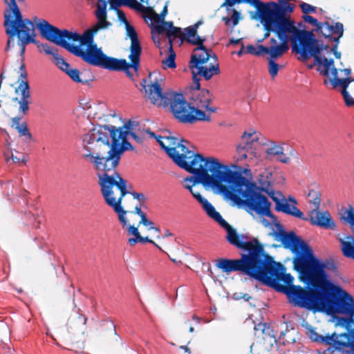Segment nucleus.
Instances as JSON below:
<instances>
[{
    "mask_svg": "<svg viewBox=\"0 0 354 354\" xmlns=\"http://www.w3.org/2000/svg\"><path fill=\"white\" fill-rule=\"evenodd\" d=\"M279 241L293 254V269L305 284L304 288L293 284L294 277L286 273L284 266L276 262L259 240L255 241L241 273L285 294L295 307L317 311L333 308L343 301L347 307L351 306L349 312L354 315V298L335 284L327 271L337 274L338 268L333 259L324 261L316 257L312 248L293 230L288 231Z\"/></svg>",
    "mask_w": 354,
    "mask_h": 354,
    "instance_id": "nucleus-1",
    "label": "nucleus"
},
{
    "mask_svg": "<svg viewBox=\"0 0 354 354\" xmlns=\"http://www.w3.org/2000/svg\"><path fill=\"white\" fill-rule=\"evenodd\" d=\"M241 13L236 11L235 9H233L232 17L230 18L228 17H223V21L225 22V25L229 26L230 23L232 22V27L236 26L239 23V20L240 19Z\"/></svg>",
    "mask_w": 354,
    "mask_h": 354,
    "instance_id": "nucleus-50",
    "label": "nucleus"
},
{
    "mask_svg": "<svg viewBox=\"0 0 354 354\" xmlns=\"http://www.w3.org/2000/svg\"><path fill=\"white\" fill-rule=\"evenodd\" d=\"M13 101L18 102L19 103L18 111L19 114H21L22 116L28 114L30 109V100L18 99V97H15L13 99Z\"/></svg>",
    "mask_w": 354,
    "mask_h": 354,
    "instance_id": "nucleus-45",
    "label": "nucleus"
},
{
    "mask_svg": "<svg viewBox=\"0 0 354 354\" xmlns=\"http://www.w3.org/2000/svg\"><path fill=\"white\" fill-rule=\"evenodd\" d=\"M341 94L343 96L344 102L346 106H352L354 104V99L351 97L347 90H342Z\"/></svg>",
    "mask_w": 354,
    "mask_h": 354,
    "instance_id": "nucleus-61",
    "label": "nucleus"
},
{
    "mask_svg": "<svg viewBox=\"0 0 354 354\" xmlns=\"http://www.w3.org/2000/svg\"><path fill=\"white\" fill-rule=\"evenodd\" d=\"M199 93L197 94L194 100L196 102V106L202 107L203 104H210L212 102V95L208 89L203 88L198 90Z\"/></svg>",
    "mask_w": 354,
    "mask_h": 354,
    "instance_id": "nucleus-32",
    "label": "nucleus"
},
{
    "mask_svg": "<svg viewBox=\"0 0 354 354\" xmlns=\"http://www.w3.org/2000/svg\"><path fill=\"white\" fill-rule=\"evenodd\" d=\"M165 140L166 141V147L173 148L176 151L177 146L179 143V140L174 136H164Z\"/></svg>",
    "mask_w": 354,
    "mask_h": 354,
    "instance_id": "nucleus-60",
    "label": "nucleus"
},
{
    "mask_svg": "<svg viewBox=\"0 0 354 354\" xmlns=\"http://www.w3.org/2000/svg\"><path fill=\"white\" fill-rule=\"evenodd\" d=\"M299 6L304 14L303 15H309V13H315L317 12V7L305 2H301Z\"/></svg>",
    "mask_w": 354,
    "mask_h": 354,
    "instance_id": "nucleus-58",
    "label": "nucleus"
},
{
    "mask_svg": "<svg viewBox=\"0 0 354 354\" xmlns=\"http://www.w3.org/2000/svg\"><path fill=\"white\" fill-rule=\"evenodd\" d=\"M275 203L274 209L278 212H282L285 214H287L290 207L291 204H290L288 201L285 198H279V197L274 200L273 201Z\"/></svg>",
    "mask_w": 354,
    "mask_h": 354,
    "instance_id": "nucleus-38",
    "label": "nucleus"
},
{
    "mask_svg": "<svg viewBox=\"0 0 354 354\" xmlns=\"http://www.w3.org/2000/svg\"><path fill=\"white\" fill-rule=\"evenodd\" d=\"M127 180L122 177H120L118 180H115V184L114 186H115L120 192V196L119 198H121V201H122L123 197L129 193L127 189Z\"/></svg>",
    "mask_w": 354,
    "mask_h": 354,
    "instance_id": "nucleus-48",
    "label": "nucleus"
},
{
    "mask_svg": "<svg viewBox=\"0 0 354 354\" xmlns=\"http://www.w3.org/2000/svg\"><path fill=\"white\" fill-rule=\"evenodd\" d=\"M227 187L233 196L240 200L244 207L250 213L254 212L260 216L270 218L277 230H272V235L276 241H279L283 236L288 234L284 227L279 223L277 217L271 212V203L263 195V189L266 187V180H260L258 186L256 183L248 179L245 175H251L250 169L236 165L234 169L227 166Z\"/></svg>",
    "mask_w": 354,
    "mask_h": 354,
    "instance_id": "nucleus-2",
    "label": "nucleus"
},
{
    "mask_svg": "<svg viewBox=\"0 0 354 354\" xmlns=\"http://www.w3.org/2000/svg\"><path fill=\"white\" fill-rule=\"evenodd\" d=\"M268 31L275 33L280 41L279 45L275 46L272 51L273 54L279 57H281L289 49L288 41L291 42L292 50L295 43L301 46L297 32L298 28H291L286 30L283 27L274 26L270 27Z\"/></svg>",
    "mask_w": 354,
    "mask_h": 354,
    "instance_id": "nucleus-11",
    "label": "nucleus"
},
{
    "mask_svg": "<svg viewBox=\"0 0 354 354\" xmlns=\"http://www.w3.org/2000/svg\"><path fill=\"white\" fill-rule=\"evenodd\" d=\"M265 46L258 45L255 47L253 45H248L246 47V53L256 56H261L266 55Z\"/></svg>",
    "mask_w": 354,
    "mask_h": 354,
    "instance_id": "nucleus-47",
    "label": "nucleus"
},
{
    "mask_svg": "<svg viewBox=\"0 0 354 354\" xmlns=\"http://www.w3.org/2000/svg\"><path fill=\"white\" fill-rule=\"evenodd\" d=\"M333 88L341 87L342 90H347L349 84L354 82V78L351 77H346L345 78H339V80H329Z\"/></svg>",
    "mask_w": 354,
    "mask_h": 354,
    "instance_id": "nucleus-39",
    "label": "nucleus"
},
{
    "mask_svg": "<svg viewBox=\"0 0 354 354\" xmlns=\"http://www.w3.org/2000/svg\"><path fill=\"white\" fill-rule=\"evenodd\" d=\"M34 24L30 28L25 26L24 24L22 26V32H24V37H19V41H18V45L20 46V55L23 56L25 53L26 46L30 43L37 44L35 39V34L34 32L35 26ZM36 28V26H35Z\"/></svg>",
    "mask_w": 354,
    "mask_h": 354,
    "instance_id": "nucleus-22",
    "label": "nucleus"
},
{
    "mask_svg": "<svg viewBox=\"0 0 354 354\" xmlns=\"http://www.w3.org/2000/svg\"><path fill=\"white\" fill-rule=\"evenodd\" d=\"M335 306H338V313L346 315L345 317H340V324L345 327L347 330V333L339 335L340 337H344L347 338L348 342L354 343V315H351L349 310L351 306L344 305L343 301H339Z\"/></svg>",
    "mask_w": 354,
    "mask_h": 354,
    "instance_id": "nucleus-15",
    "label": "nucleus"
},
{
    "mask_svg": "<svg viewBox=\"0 0 354 354\" xmlns=\"http://www.w3.org/2000/svg\"><path fill=\"white\" fill-rule=\"evenodd\" d=\"M22 117L15 116L11 118V127L15 128L20 137H24L26 142L33 140L32 133L30 132L28 124L26 122L20 123Z\"/></svg>",
    "mask_w": 354,
    "mask_h": 354,
    "instance_id": "nucleus-24",
    "label": "nucleus"
},
{
    "mask_svg": "<svg viewBox=\"0 0 354 354\" xmlns=\"http://www.w3.org/2000/svg\"><path fill=\"white\" fill-rule=\"evenodd\" d=\"M173 24L172 21H165V19L153 20V21H151L149 26L151 29L152 34L156 32L158 35H160L164 32L167 34Z\"/></svg>",
    "mask_w": 354,
    "mask_h": 354,
    "instance_id": "nucleus-27",
    "label": "nucleus"
},
{
    "mask_svg": "<svg viewBox=\"0 0 354 354\" xmlns=\"http://www.w3.org/2000/svg\"><path fill=\"white\" fill-rule=\"evenodd\" d=\"M126 64V59L108 56L104 53L100 68L110 71H120Z\"/></svg>",
    "mask_w": 354,
    "mask_h": 354,
    "instance_id": "nucleus-23",
    "label": "nucleus"
},
{
    "mask_svg": "<svg viewBox=\"0 0 354 354\" xmlns=\"http://www.w3.org/2000/svg\"><path fill=\"white\" fill-rule=\"evenodd\" d=\"M247 2L257 8L260 15L259 19L261 17H269L270 7L268 2L263 3L261 0H248Z\"/></svg>",
    "mask_w": 354,
    "mask_h": 354,
    "instance_id": "nucleus-33",
    "label": "nucleus"
},
{
    "mask_svg": "<svg viewBox=\"0 0 354 354\" xmlns=\"http://www.w3.org/2000/svg\"><path fill=\"white\" fill-rule=\"evenodd\" d=\"M297 32L300 45L304 48L310 49L323 42V41L316 37L315 32L298 29Z\"/></svg>",
    "mask_w": 354,
    "mask_h": 354,
    "instance_id": "nucleus-21",
    "label": "nucleus"
},
{
    "mask_svg": "<svg viewBox=\"0 0 354 354\" xmlns=\"http://www.w3.org/2000/svg\"><path fill=\"white\" fill-rule=\"evenodd\" d=\"M196 73L205 80H210L214 75L220 73V68L218 64H212L209 68L207 66H199L195 68Z\"/></svg>",
    "mask_w": 354,
    "mask_h": 354,
    "instance_id": "nucleus-29",
    "label": "nucleus"
},
{
    "mask_svg": "<svg viewBox=\"0 0 354 354\" xmlns=\"http://www.w3.org/2000/svg\"><path fill=\"white\" fill-rule=\"evenodd\" d=\"M313 65H317V72L324 76L328 77L330 75L329 71H330L326 61L324 59V57L314 61Z\"/></svg>",
    "mask_w": 354,
    "mask_h": 354,
    "instance_id": "nucleus-40",
    "label": "nucleus"
},
{
    "mask_svg": "<svg viewBox=\"0 0 354 354\" xmlns=\"http://www.w3.org/2000/svg\"><path fill=\"white\" fill-rule=\"evenodd\" d=\"M56 66L59 70L64 72L66 75L75 83L91 86V82L93 81V76H92L91 78H86L83 73H81L76 68H72L71 64L67 62L64 58L61 61H58Z\"/></svg>",
    "mask_w": 354,
    "mask_h": 354,
    "instance_id": "nucleus-18",
    "label": "nucleus"
},
{
    "mask_svg": "<svg viewBox=\"0 0 354 354\" xmlns=\"http://www.w3.org/2000/svg\"><path fill=\"white\" fill-rule=\"evenodd\" d=\"M192 196L201 205L206 214L216 222L226 231V240L233 246L242 251L240 259H219L216 266L223 272L231 273L233 272H241L247 261L251 250L255 246L256 237H249L248 234L238 233L236 230L232 227L216 211L214 205L199 192L194 190L191 194Z\"/></svg>",
    "mask_w": 354,
    "mask_h": 354,
    "instance_id": "nucleus-3",
    "label": "nucleus"
},
{
    "mask_svg": "<svg viewBox=\"0 0 354 354\" xmlns=\"http://www.w3.org/2000/svg\"><path fill=\"white\" fill-rule=\"evenodd\" d=\"M108 156H102L100 152L88 145H84L83 149L86 151L84 155L85 158H89L91 162L95 165L96 169H102L104 171L114 170L119 165L121 156L124 153L120 142L117 144H109Z\"/></svg>",
    "mask_w": 354,
    "mask_h": 354,
    "instance_id": "nucleus-8",
    "label": "nucleus"
},
{
    "mask_svg": "<svg viewBox=\"0 0 354 354\" xmlns=\"http://www.w3.org/2000/svg\"><path fill=\"white\" fill-rule=\"evenodd\" d=\"M143 79L141 86L147 94L151 104L159 107H169L174 118L180 123L193 124L197 122H209L211 117L195 104L188 102L180 92H163L160 83L156 82L146 85Z\"/></svg>",
    "mask_w": 354,
    "mask_h": 354,
    "instance_id": "nucleus-4",
    "label": "nucleus"
},
{
    "mask_svg": "<svg viewBox=\"0 0 354 354\" xmlns=\"http://www.w3.org/2000/svg\"><path fill=\"white\" fill-rule=\"evenodd\" d=\"M268 57V71L270 76L274 78L278 74L279 70L280 68V65L276 62V60L279 58V57L272 55H267Z\"/></svg>",
    "mask_w": 354,
    "mask_h": 354,
    "instance_id": "nucleus-35",
    "label": "nucleus"
},
{
    "mask_svg": "<svg viewBox=\"0 0 354 354\" xmlns=\"http://www.w3.org/2000/svg\"><path fill=\"white\" fill-rule=\"evenodd\" d=\"M217 59L216 55L212 49L207 48L204 43L199 44L194 49V53L191 55L189 62L190 69H194L197 67L203 66L209 61L210 58Z\"/></svg>",
    "mask_w": 354,
    "mask_h": 354,
    "instance_id": "nucleus-16",
    "label": "nucleus"
},
{
    "mask_svg": "<svg viewBox=\"0 0 354 354\" xmlns=\"http://www.w3.org/2000/svg\"><path fill=\"white\" fill-rule=\"evenodd\" d=\"M302 19L304 22L308 23L311 26H315V28L312 29L310 31L315 32L320 31L322 29V26L323 25V22H320L315 17L310 15H303Z\"/></svg>",
    "mask_w": 354,
    "mask_h": 354,
    "instance_id": "nucleus-44",
    "label": "nucleus"
},
{
    "mask_svg": "<svg viewBox=\"0 0 354 354\" xmlns=\"http://www.w3.org/2000/svg\"><path fill=\"white\" fill-rule=\"evenodd\" d=\"M346 239L347 241L339 239L342 254L346 258L354 259V238L348 235Z\"/></svg>",
    "mask_w": 354,
    "mask_h": 354,
    "instance_id": "nucleus-30",
    "label": "nucleus"
},
{
    "mask_svg": "<svg viewBox=\"0 0 354 354\" xmlns=\"http://www.w3.org/2000/svg\"><path fill=\"white\" fill-rule=\"evenodd\" d=\"M261 24L263 25V28L266 30V32L264 34V37L262 39L259 40V42L263 41L264 39H267L270 36V32L271 31H268V28L272 26V21H270V17H261L260 19Z\"/></svg>",
    "mask_w": 354,
    "mask_h": 354,
    "instance_id": "nucleus-55",
    "label": "nucleus"
},
{
    "mask_svg": "<svg viewBox=\"0 0 354 354\" xmlns=\"http://www.w3.org/2000/svg\"><path fill=\"white\" fill-rule=\"evenodd\" d=\"M183 39L187 43L194 46H198L201 43H205L206 40L205 37H201L199 36L196 30H193L189 26L184 29Z\"/></svg>",
    "mask_w": 354,
    "mask_h": 354,
    "instance_id": "nucleus-28",
    "label": "nucleus"
},
{
    "mask_svg": "<svg viewBox=\"0 0 354 354\" xmlns=\"http://www.w3.org/2000/svg\"><path fill=\"white\" fill-rule=\"evenodd\" d=\"M128 194H130L133 198L140 202V205L146 207L145 202L147 200V198L141 192H129Z\"/></svg>",
    "mask_w": 354,
    "mask_h": 354,
    "instance_id": "nucleus-59",
    "label": "nucleus"
},
{
    "mask_svg": "<svg viewBox=\"0 0 354 354\" xmlns=\"http://www.w3.org/2000/svg\"><path fill=\"white\" fill-rule=\"evenodd\" d=\"M65 46L70 53L81 58L82 61L91 66L100 68L104 55L103 51L95 52L85 50L84 48L75 44H65Z\"/></svg>",
    "mask_w": 354,
    "mask_h": 354,
    "instance_id": "nucleus-13",
    "label": "nucleus"
},
{
    "mask_svg": "<svg viewBox=\"0 0 354 354\" xmlns=\"http://www.w3.org/2000/svg\"><path fill=\"white\" fill-rule=\"evenodd\" d=\"M309 337L313 342L320 344L322 335L317 333L314 328L310 327L309 328Z\"/></svg>",
    "mask_w": 354,
    "mask_h": 354,
    "instance_id": "nucleus-63",
    "label": "nucleus"
},
{
    "mask_svg": "<svg viewBox=\"0 0 354 354\" xmlns=\"http://www.w3.org/2000/svg\"><path fill=\"white\" fill-rule=\"evenodd\" d=\"M344 214L346 216L342 215V218L349 223L352 227H354V208L349 205V209L346 210Z\"/></svg>",
    "mask_w": 354,
    "mask_h": 354,
    "instance_id": "nucleus-56",
    "label": "nucleus"
},
{
    "mask_svg": "<svg viewBox=\"0 0 354 354\" xmlns=\"http://www.w3.org/2000/svg\"><path fill=\"white\" fill-rule=\"evenodd\" d=\"M127 37L131 39L130 53L142 54V46L135 28L130 24L125 26Z\"/></svg>",
    "mask_w": 354,
    "mask_h": 354,
    "instance_id": "nucleus-25",
    "label": "nucleus"
},
{
    "mask_svg": "<svg viewBox=\"0 0 354 354\" xmlns=\"http://www.w3.org/2000/svg\"><path fill=\"white\" fill-rule=\"evenodd\" d=\"M122 6L127 7L138 13H149L152 10L151 7L141 4L138 2V0H111V10L116 12L118 20L124 26L129 22L124 12L119 9Z\"/></svg>",
    "mask_w": 354,
    "mask_h": 354,
    "instance_id": "nucleus-14",
    "label": "nucleus"
},
{
    "mask_svg": "<svg viewBox=\"0 0 354 354\" xmlns=\"http://www.w3.org/2000/svg\"><path fill=\"white\" fill-rule=\"evenodd\" d=\"M318 209H314L310 212L309 217L311 224L324 229L334 230L335 224L329 212L327 211L320 212Z\"/></svg>",
    "mask_w": 354,
    "mask_h": 354,
    "instance_id": "nucleus-20",
    "label": "nucleus"
},
{
    "mask_svg": "<svg viewBox=\"0 0 354 354\" xmlns=\"http://www.w3.org/2000/svg\"><path fill=\"white\" fill-rule=\"evenodd\" d=\"M26 225H32V227L36 229L40 228V224L41 223L42 218L41 217L36 218L33 214L31 212H26Z\"/></svg>",
    "mask_w": 354,
    "mask_h": 354,
    "instance_id": "nucleus-43",
    "label": "nucleus"
},
{
    "mask_svg": "<svg viewBox=\"0 0 354 354\" xmlns=\"http://www.w3.org/2000/svg\"><path fill=\"white\" fill-rule=\"evenodd\" d=\"M97 21L92 26L98 32L100 30L106 29L111 26V23L106 20V17L97 18Z\"/></svg>",
    "mask_w": 354,
    "mask_h": 354,
    "instance_id": "nucleus-53",
    "label": "nucleus"
},
{
    "mask_svg": "<svg viewBox=\"0 0 354 354\" xmlns=\"http://www.w3.org/2000/svg\"><path fill=\"white\" fill-rule=\"evenodd\" d=\"M328 50L329 46L324 44V42L310 49H306V48H304V47L299 46L296 43L292 45V52L297 55H299L298 59H300L303 62H306L311 57H313L314 61L323 57L324 55H322V53L323 51L328 53Z\"/></svg>",
    "mask_w": 354,
    "mask_h": 354,
    "instance_id": "nucleus-17",
    "label": "nucleus"
},
{
    "mask_svg": "<svg viewBox=\"0 0 354 354\" xmlns=\"http://www.w3.org/2000/svg\"><path fill=\"white\" fill-rule=\"evenodd\" d=\"M280 4L275 1H269L270 21H272V26L283 27L286 30L291 28H297L295 22L289 15L294 11L295 6L289 2L279 1Z\"/></svg>",
    "mask_w": 354,
    "mask_h": 354,
    "instance_id": "nucleus-10",
    "label": "nucleus"
},
{
    "mask_svg": "<svg viewBox=\"0 0 354 354\" xmlns=\"http://www.w3.org/2000/svg\"><path fill=\"white\" fill-rule=\"evenodd\" d=\"M34 21L36 28L41 37L57 46H61L67 50L65 44H71L69 41L80 42V45L86 46L92 44L94 37L97 33V30L91 27L86 29L81 35L77 32H72L67 29H59L50 24L44 19L35 17Z\"/></svg>",
    "mask_w": 354,
    "mask_h": 354,
    "instance_id": "nucleus-6",
    "label": "nucleus"
},
{
    "mask_svg": "<svg viewBox=\"0 0 354 354\" xmlns=\"http://www.w3.org/2000/svg\"><path fill=\"white\" fill-rule=\"evenodd\" d=\"M258 140L257 138H252L251 140H247L246 142H245V145H238L237 147H236V151L237 152L239 153V156L242 158H247V154H246V151H247V149H246V147L248 146H250L251 145H252L254 142H257Z\"/></svg>",
    "mask_w": 354,
    "mask_h": 354,
    "instance_id": "nucleus-51",
    "label": "nucleus"
},
{
    "mask_svg": "<svg viewBox=\"0 0 354 354\" xmlns=\"http://www.w3.org/2000/svg\"><path fill=\"white\" fill-rule=\"evenodd\" d=\"M107 205L112 207L113 211L118 214V219L122 225H126L127 224V219L126 218L127 212L122 206L121 198H118L116 201Z\"/></svg>",
    "mask_w": 354,
    "mask_h": 354,
    "instance_id": "nucleus-31",
    "label": "nucleus"
},
{
    "mask_svg": "<svg viewBox=\"0 0 354 354\" xmlns=\"http://www.w3.org/2000/svg\"><path fill=\"white\" fill-rule=\"evenodd\" d=\"M254 330H261L262 333L273 337V330L270 328V325L265 322H259L254 325Z\"/></svg>",
    "mask_w": 354,
    "mask_h": 354,
    "instance_id": "nucleus-49",
    "label": "nucleus"
},
{
    "mask_svg": "<svg viewBox=\"0 0 354 354\" xmlns=\"http://www.w3.org/2000/svg\"><path fill=\"white\" fill-rule=\"evenodd\" d=\"M182 33V28L180 27H176L172 25L171 30L167 33V37L169 39V46H171V44H174V39L177 38Z\"/></svg>",
    "mask_w": 354,
    "mask_h": 354,
    "instance_id": "nucleus-52",
    "label": "nucleus"
},
{
    "mask_svg": "<svg viewBox=\"0 0 354 354\" xmlns=\"http://www.w3.org/2000/svg\"><path fill=\"white\" fill-rule=\"evenodd\" d=\"M37 46L39 48H41L42 50L46 53L47 55H50L53 57V62L57 65V63H58V61H61L64 57L58 53V50L57 48H52L48 44H41L40 45L37 44Z\"/></svg>",
    "mask_w": 354,
    "mask_h": 354,
    "instance_id": "nucleus-36",
    "label": "nucleus"
},
{
    "mask_svg": "<svg viewBox=\"0 0 354 354\" xmlns=\"http://www.w3.org/2000/svg\"><path fill=\"white\" fill-rule=\"evenodd\" d=\"M176 53L173 49L172 44L168 49V55L162 60V64L165 65L164 68H175L176 67Z\"/></svg>",
    "mask_w": 354,
    "mask_h": 354,
    "instance_id": "nucleus-37",
    "label": "nucleus"
},
{
    "mask_svg": "<svg viewBox=\"0 0 354 354\" xmlns=\"http://www.w3.org/2000/svg\"><path fill=\"white\" fill-rule=\"evenodd\" d=\"M158 142L159 145L160 146L161 149L164 150V151L167 153V155L169 158H176V153L174 150V147L170 148L166 147V143L163 141L165 140L164 136H161L160 135H156L154 138Z\"/></svg>",
    "mask_w": 354,
    "mask_h": 354,
    "instance_id": "nucleus-41",
    "label": "nucleus"
},
{
    "mask_svg": "<svg viewBox=\"0 0 354 354\" xmlns=\"http://www.w3.org/2000/svg\"><path fill=\"white\" fill-rule=\"evenodd\" d=\"M118 129L113 125H99L91 129L82 137L83 146L94 142H102L104 145L117 144L120 142Z\"/></svg>",
    "mask_w": 354,
    "mask_h": 354,
    "instance_id": "nucleus-9",
    "label": "nucleus"
},
{
    "mask_svg": "<svg viewBox=\"0 0 354 354\" xmlns=\"http://www.w3.org/2000/svg\"><path fill=\"white\" fill-rule=\"evenodd\" d=\"M19 84L18 87L16 88L15 92L17 93L19 91L21 93L20 99L30 100L31 97L30 94V86L27 80H19Z\"/></svg>",
    "mask_w": 354,
    "mask_h": 354,
    "instance_id": "nucleus-34",
    "label": "nucleus"
},
{
    "mask_svg": "<svg viewBox=\"0 0 354 354\" xmlns=\"http://www.w3.org/2000/svg\"><path fill=\"white\" fill-rule=\"evenodd\" d=\"M287 215L292 216L306 221L308 220L307 217L304 216V213L294 205H291Z\"/></svg>",
    "mask_w": 354,
    "mask_h": 354,
    "instance_id": "nucleus-54",
    "label": "nucleus"
},
{
    "mask_svg": "<svg viewBox=\"0 0 354 354\" xmlns=\"http://www.w3.org/2000/svg\"><path fill=\"white\" fill-rule=\"evenodd\" d=\"M263 191L264 193H266L272 200L274 201L276 198L278 197L277 196V194H278L280 196H282V194L280 192H276L271 185V183H268L265 189H263Z\"/></svg>",
    "mask_w": 354,
    "mask_h": 354,
    "instance_id": "nucleus-57",
    "label": "nucleus"
},
{
    "mask_svg": "<svg viewBox=\"0 0 354 354\" xmlns=\"http://www.w3.org/2000/svg\"><path fill=\"white\" fill-rule=\"evenodd\" d=\"M19 1H24V0ZM3 2L7 5V8L3 12V26L6 35L8 36L5 48V50L8 52L11 48L15 46V37H17L18 41H19V37H24V32L21 30L23 25L24 24L25 26L30 28V26L33 23L35 24V22L34 20L31 21L29 19H24L16 0H3Z\"/></svg>",
    "mask_w": 354,
    "mask_h": 354,
    "instance_id": "nucleus-7",
    "label": "nucleus"
},
{
    "mask_svg": "<svg viewBox=\"0 0 354 354\" xmlns=\"http://www.w3.org/2000/svg\"><path fill=\"white\" fill-rule=\"evenodd\" d=\"M180 163L182 169L193 175L184 178V187L191 194L194 190L193 187L198 184H202L205 187H219L223 183L227 185V165L220 162L216 158H208L198 167L183 162Z\"/></svg>",
    "mask_w": 354,
    "mask_h": 354,
    "instance_id": "nucleus-5",
    "label": "nucleus"
},
{
    "mask_svg": "<svg viewBox=\"0 0 354 354\" xmlns=\"http://www.w3.org/2000/svg\"><path fill=\"white\" fill-rule=\"evenodd\" d=\"M183 142H187V141L181 139L177 146V148L180 149L181 153L176 150V158L174 157L170 158L176 165L182 168L180 162H183L185 164L192 165V167H196L197 165L199 166V165H203V162H206L209 157H205L201 153H194L189 150Z\"/></svg>",
    "mask_w": 354,
    "mask_h": 354,
    "instance_id": "nucleus-12",
    "label": "nucleus"
},
{
    "mask_svg": "<svg viewBox=\"0 0 354 354\" xmlns=\"http://www.w3.org/2000/svg\"><path fill=\"white\" fill-rule=\"evenodd\" d=\"M336 335L335 333H333L332 335L327 334L325 336L322 335V340L320 344H323L325 345L332 346L334 344V339Z\"/></svg>",
    "mask_w": 354,
    "mask_h": 354,
    "instance_id": "nucleus-62",
    "label": "nucleus"
},
{
    "mask_svg": "<svg viewBox=\"0 0 354 354\" xmlns=\"http://www.w3.org/2000/svg\"><path fill=\"white\" fill-rule=\"evenodd\" d=\"M308 197L309 202L315 206V209H319L321 202L319 192L314 189H310L308 192Z\"/></svg>",
    "mask_w": 354,
    "mask_h": 354,
    "instance_id": "nucleus-46",
    "label": "nucleus"
},
{
    "mask_svg": "<svg viewBox=\"0 0 354 354\" xmlns=\"http://www.w3.org/2000/svg\"><path fill=\"white\" fill-rule=\"evenodd\" d=\"M323 24L328 27L331 35H344V25L341 22H335L334 25H331L328 21H326L323 22Z\"/></svg>",
    "mask_w": 354,
    "mask_h": 354,
    "instance_id": "nucleus-42",
    "label": "nucleus"
},
{
    "mask_svg": "<svg viewBox=\"0 0 354 354\" xmlns=\"http://www.w3.org/2000/svg\"><path fill=\"white\" fill-rule=\"evenodd\" d=\"M140 56L141 54L140 53H130L129 59L131 62L126 61V64L122 66V69H121L120 71H123L129 78H133V74L130 71V69L132 68L135 72H138L140 69Z\"/></svg>",
    "mask_w": 354,
    "mask_h": 354,
    "instance_id": "nucleus-26",
    "label": "nucleus"
},
{
    "mask_svg": "<svg viewBox=\"0 0 354 354\" xmlns=\"http://www.w3.org/2000/svg\"><path fill=\"white\" fill-rule=\"evenodd\" d=\"M283 148L281 146L274 145L266 150V153L270 156H279L282 154Z\"/></svg>",
    "mask_w": 354,
    "mask_h": 354,
    "instance_id": "nucleus-64",
    "label": "nucleus"
},
{
    "mask_svg": "<svg viewBox=\"0 0 354 354\" xmlns=\"http://www.w3.org/2000/svg\"><path fill=\"white\" fill-rule=\"evenodd\" d=\"M109 171H104L101 175H98L99 185L101 187V192L106 204H109L117 200L113 195V187L115 184V176L108 174Z\"/></svg>",
    "mask_w": 354,
    "mask_h": 354,
    "instance_id": "nucleus-19",
    "label": "nucleus"
}]
</instances>
